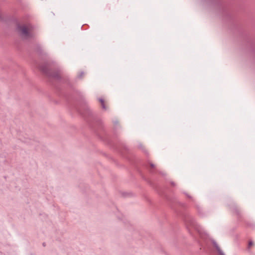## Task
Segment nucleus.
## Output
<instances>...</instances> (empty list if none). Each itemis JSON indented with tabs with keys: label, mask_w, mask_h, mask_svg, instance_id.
Instances as JSON below:
<instances>
[{
	"label": "nucleus",
	"mask_w": 255,
	"mask_h": 255,
	"mask_svg": "<svg viewBox=\"0 0 255 255\" xmlns=\"http://www.w3.org/2000/svg\"><path fill=\"white\" fill-rule=\"evenodd\" d=\"M33 27L30 24H23L18 25L17 29L21 36L25 39H28L34 36V34L32 32Z\"/></svg>",
	"instance_id": "obj_1"
},
{
	"label": "nucleus",
	"mask_w": 255,
	"mask_h": 255,
	"mask_svg": "<svg viewBox=\"0 0 255 255\" xmlns=\"http://www.w3.org/2000/svg\"><path fill=\"white\" fill-rule=\"evenodd\" d=\"M40 69L41 71H42L44 73H45L46 75H48L49 76H50L51 77H53L54 78H55L56 79H59L60 76L59 73H56L53 75H49L48 73V70L46 66H41L40 67Z\"/></svg>",
	"instance_id": "obj_2"
},
{
	"label": "nucleus",
	"mask_w": 255,
	"mask_h": 255,
	"mask_svg": "<svg viewBox=\"0 0 255 255\" xmlns=\"http://www.w3.org/2000/svg\"><path fill=\"white\" fill-rule=\"evenodd\" d=\"M213 244L220 255H225L224 253L222 251V250L220 249V247L218 246L216 243L213 242Z\"/></svg>",
	"instance_id": "obj_3"
},
{
	"label": "nucleus",
	"mask_w": 255,
	"mask_h": 255,
	"mask_svg": "<svg viewBox=\"0 0 255 255\" xmlns=\"http://www.w3.org/2000/svg\"><path fill=\"white\" fill-rule=\"evenodd\" d=\"M99 101L101 103V106H102V107L103 109L104 110H107V108L105 106V102H104V100L103 99H99Z\"/></svg>",
	"instance_id": "obj_4"
},
{
	"label": "nucleus",
	"mask_w": 255,
	"mask_h": 255,
	"mask_svg": "<svg viewBox=\"0 0 255 255\" xmlns=\"http://www.w3.org/2000/svg\"><path fill=\"white\" fill-rule=\"evenodd\" d=\"M253 245V243L252 241H250L249 242V244H248V248H250L252 245Z\"/></svg>",
	"instance_id": "obj_5"
},
{
	"label": "nucleus",
	"mask_w": 255,
	"mask_h": 255,
	"mask_svg": "<svg viewBox=\"0 0 255 255\" xmlns=\"http://www.w3.org/2000/svg\"><path fill=\"white\" fill-rule=\"evenodd\" d=\"M150 166L152 167H154V165L153 164H150Z\"/></svg>",
	"instance_id": "obj_6"
},
{
	"label": "nucleus",
	"mask_w": 255,
	"mask_h": 255,
	"mask_svg": "<svg viewBox=\"0 0 255 255\" xmlns=\"http://www.w3.org/2000/svg\"><path fill=\"white\" fill-rule=\"evenodd\" d=\"M43 246L44 247H45V243H43Z\"/></svg>",
	"instance_id": "obj_7"
},
{
	"label": "nucleus",
	"mask_w": 255,
	"mask_h": 255,
	"mask_svg": "<svg viewBox=\"0 0 255 255\" xmlns=\"http://www.w3.org/2000/svg\"><path fill=\"white\" fill-rule=\"evenodd\" d=\"M82 75H83V73H81V74L80 75V77H82Z\"/></svg>",
	"instance_id": "obj_8"
}]
</instances>
